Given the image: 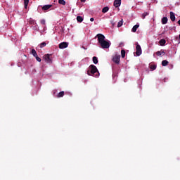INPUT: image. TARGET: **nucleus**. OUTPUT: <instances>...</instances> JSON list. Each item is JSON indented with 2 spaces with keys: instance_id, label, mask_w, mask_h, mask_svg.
<instances>
[{
  "instance_id": "1",
  "label": "nucleus",
  "mask_w": 180,
  "mask_h": 180,
  "mask_svg": "<svg viewBox=\"0 0 180 180\" xmlns=\"http://www.w3.org/2000/svg\"><path fill=\"white\" fill-rule=\"evenodd\" d=\"M88 75H91L92 77H96V78H98L99 77V70H98V68L95 66V65H91L89 66V70L87 71Z\"/></svg>"
},
{
  "instance_id": "2",
  "label": "nucleus",
  "mask_w": 180,
  "mask_h": 180,
  "mask_svg": "<svg viewBox=\"0 0 180 180\" xmlns=\"http://www.w3.org/2000/svg\"><path fill=\"white\" fill-rule=\"evenodd\" d=\"M98 39V41L99 43V44H101L102 42L105 41V35L102 34H98L96 36V39Z\"/></svg>"
},
{
  "instance_id": "3",
  "label": "nucleus",
  "mask_w": 180,
  "mask_h": 180,
  "mask_svg": "<svg viewBox=\"0 0 180 180\" xmlns=\"http://www.w3.org/2000/svg\"><path fill=\"white\" fill-rule=\"evenodd\" d=\"M100 46L102 49H109V47H110V43H109V41L105 40V41H103V42H101L100 44Z\"/></svg>"
},
{
  "instance_id": "4",
  "label": "nucleus",
  "mask_w": 180,
  "mask_h": 180,
  "mask_svg": "<svg viewBox=\"0 0 180 180\" xmlns=\"http://www.w3.org/2000/svg\"><path fill=\"white\" fill-rule=\"evenodd\" d=\"M141 46H140V44H139V43H136V55L139 57V56H141Z\"/></svg>"
},
{
  "instance_id": "5",
  "label": "nucleus",
  "mask_w": 180,
  "mask_h": 180,
  "mask_svg": "<svg viewBox=\"0 0 180 180\" xmlns=\"http://www.w3.org/2000/svg\"><path fill=\"white\" fill-rule=\"evenodd\" d=\"M44 60H45V61H46V63H47V64H51V63H53V60H51V58H50L49 54H45L44 56Z\"/></svg>"
},
{
  "instance_id": "6",
  "label": "nucleus",
  "mask_w": 180,
  "mask_h": 180,
  "mask_svg": "<svg viewBox=\"0 0 180 180\" xmlns=\"http://www.w3.org/2000/svg\"><path fill=\"white\" fill-rule=\"evenodd\" d=\"M112 61L115 63V64L120 63V55H115V57L112 58Z\"/></svg>"
},
{
  "instance_id": "7",
  "label": "nucleus",
  "mask_w": 180,
  "mask_h": 180,
  "mask_svg": "<svg viewBox=\"0 0 180 180\" xmlns=\"http://www.w3.org/2000/svg\"><path fill=\"white\" fill-rule=\"evenodd\" d=\"M67 47H68V42H61L59 44V49H60V50L67 49Z\"/></svg>"
},
{
  "instance_id": "8",
  "label": "nucleus",
  "mask_w": 180,
  "mask_h": 180,
  "mask_svg": "<svg viewBox=\"0 0 180 180\" xmlns=\"http://www.w3.org/2000/svg\"><path fill=\"white\" fill-rule=\"evenodd\" d=\"M30 25H36V26L34 27V30H39V27H37V23H36V21H34V20H30Z\"/></svg>"
},
{
  "instance_id": "9",
  "label": "nucleus",
  "mask_w": 180,
  "mask_h": 180,
  "mask_svg": "<svg viewBox=\"0 0 180 180\" xmlns=\"http://www.w3.org/2000/svg\"><path fill=\"white\" fill-rule=\"evenodd\" d=\"M121 4L122 0H115L114 6H115V8H119V6H120Z\"/></svg>"
},
{
  "instance_id": "10",
  "label": "nucleus",
  "mask_w": 180,
  "mask_h": 180,
  "mask_svg": "<svg viewBox=\"0 0 180 180\" xmlns=\"http://www.w3.org/2000/svg\"><path fill=\"white\" fill-rule=\"evenodd\" d=\"M52 6L53 5L51 4L45 5L42 7V11H49V9H50V8H51Z\"/></svg>"
},
{
  "instance_id": "11",
  "label": "nucleus",
  "mask_w": 180,
  "mask_h": 180,
  "mask_svg": "<svg viewBox=\"0 0 180 180\" xmlns=\"http://www.w3.org/2000/svg\"><path fill=\"white\" fill-rule=\"evenodd\" d=\"M170 19L172 22H175V14L172 11L170 12Z\"/></svg>"
},
{
  "instance_id": "12",
  "label": "nucleus",
  "mask_w": 180,
  "mask_h": 180,
  "mask_svg": "<svg viewBox=\"0 0 180 180\" xmlns=\"http://www.w3.org/2000/svg\"><path fill=\"white\" fill-rule=\"evenodd\" d=\"M162 25H167V23H168V18L163 17L162 18Z\"/></svg>"
},
{
  "instance_id": "13",
  "label": "nucleus",
  "mask_w": 180,
  "mask_h": 180,
  "mask_svg": "<svg viewBox=\"0 0 180 180\" xmlns=\"http://www.w3.org/2000/svg\"><path fill=\"white\" fill-rule=\"evenodd\" d=\"M140 25H135L131 30V32H133L134 33H136V32H137V29H139Z\"/></svg>"
},
{
  "instance_id": "14",
  "label": "nucleus",
  "mask_w": 180,
  "mask_h": 180,
  "mask_svg": "<svg viewBox=\"0 0 180 180\" xmlns=\"http://www.w3.org/2000/svg\"><path fill=\"white\" fill-rule=\"evenodd\" d=\"M156 55L160 56H165V52L162 50L157 51Z\"/></svg>"
},
{
  "instance_id": "15",
  "label": "nucleus",
  "mask_w": 180,
  "mask_h": 180,
  "mask_svg": "<svg viewBox=\"0 0 180 180\" xmlns=\"http://www.w3.org/2000/svg\"><path fill=\"white\" fill-rule=\"evenodd\" d=\"M167 43V41L165 39H162L159 41V44L160 46H165V44Z\"/></svg>"
},
{
  "instance_id": "16",
  "label": "nucleus",
  "mask_w": 180,
  "mask_h": 180,
  "mask_svg": "<svg viewBox=\"0 0 180 180\" xmlns=\"http://www.w3.org/2000/svg\"><path fill=\"white\" fill-rule=\"evenodd\" d=\"M121 57L122 58H124V57H126V51L124 49L121 51Z\"/></svg>"
},
{
  "instance_id": "17",
  "label": "nucleus",
  "mask_w": 180,
  "mask_h": 180,
  "mask_svg": "<svg viewBox=\"0 0 180 180\" xmlns=\"http://www.w3.org/2000/svg\"><path fill=\"white\" fill-rule=\"evenodd\" d=\"M77 22H79V23H81V22H83L84 18H82V16L78 15L77 17Z\"/></svg>"
},
{
  "instance_id": "18",
  "label": "nucleus",
  "mask_w": 180,
  "mask_h": 180,
  "mask_svg": "<svg viewBox=\"0 0 180 180\" xmlns=\"http://www.w3.org/2000/svg\"><path fill=\"white\" fill-rule=\"evenodd\" d=\"M28 5H29V0H24V6L25 9H27Z\"/></svg>"
},
{
  "instance_id": "19",
  "label": "nucleus",
  "mask_w": 180,
  "mask_h": 180,
  "mask_svg": "<svg viewBox=\"0 0 180 180\" xmlns=\"http://www.w3.org/2000/svg\"><path fill=\"white\" fill-rule=\"evenodd\" d=\"M162 67H167V65H168V61L165 60L162 61Z\"/></svg>"
},
{
  "instance_id": "20",
  "label": "nucleus",
  "mask_w": 180,
  "mask_h": 180,
  "mask_svg": "<svg viewBox=\"0 0 180 180\" xmlns=\"http://www.w3.org/2000/svg\"><path fill=\"white\" fill-rule=\"evenodd\" d=\"M108 11H109V7H108V6L104 7V8L102 9L103 13H106V12H108Z\"/></svg>"
},
{
  "instance_id": "21",
  "label": "nucleus",
  "mask_w": 180,
  "mask_h": 180,
  "mask_svg": "<svg viewBox=\"0 0 180 180\" xmlns=\"http://www.w3.org/2000/svg\"><path fill=\"white\" fill-rule=\"evenodd\" d=\"M63 96H64V91H60L57 95V98H63Z\"/></svg>"
},
{
  "instance_id": "22",
  "label": "nucleus",
  "mask_w": 180,
  "mask_h": 180,
  "mask_svg": "<svg viewBox=\"0 0 180 180\" xmlns=\"http://www.w3.org/2000/svg\"><path fill=\"white\" fill-rule=\"evenodd\" d=\"M31 53L34 57H36L37 56V52H36L35 49H32Z\"/></svg>"
},
{
  "instance_id": "23",
  "label": "nucleus",
  "mask_w": 180,
  "mask_h": 180,
  "mask_svg": "<svg viewBox=\"0 0 180 180\" xmlns=\"http://www.w3.org/2000/svg\"><path fill=\"white\" fill-rule=\"evenodd\" d=\"M98 58L96 56L93 57V63L94 64H98Z\"/></svg>"
},
{
  "instance_id": "24",
  "label": "nucleus",
  "mask_w": 180,
  "mask_h": 180,
  "mask_svg": "<svg viewBox=\"0 0 180 180\" xmlns=\"http://www.w3.org/2000/svg\"><path fill=\"white\" fill-rule=\"evenodd\" d=\"M123 26V20H120L117 23V27H122Z\"/></svg>"
},
{
  "instance_id": "25",
  "label": "nucleus",
  "mask_w": 180,
  "mask_h": 180,
  "mask_svg": "<svg viewBox=\"0 0 180 180\" xmlns=\"http://www.w3.org/2000/svg\"><path fill=\"white\" fill-rule=\"evenodd\" d=\"M149 13L148 12H145L142 14V19H146V16H148Z\"/></svg>"
},
{
  "instance_id": "26",
  "label": "nucleus",
  "mask_w": 180,
  "mask_h": 180,
  "mask_svg": "<svg viewBox=\"0 0 180 180\" xmlns=\"http://www.w3.org/2000/svg\"><path fill=\"white\" fill-rule=\"evenodd\" d=\"M46 44H46V42L41 43L39 45L40 49H43V47H46Z\"/></svg>"
},
{
  "instance_id": "27",
  "label": "nucleus",
  "mask_w": 180,
  "mask_h": 180,
  "mask_svg": "<svg viewBox=\"0 0 180 180\" xmlns=\"http://www.w3.org/2000/svg\"><path fill=\"white\" fill-rule=\"evenodd\" d=\"M58 4H60V5H65V0H58Z\"/></svg>"
},
{
  "instance_id": "28",
  "label": "nucleus",
  "mask_w": 180,
  "mask_h": 180,
  "mask_svg": "<svg viewBox=\"0 0 180 180\" xmlns=\"http://www.w3.org/2000/svg\"><path fill=\"white\" fill-rule=\"evenodd\" d=\"M34 57H35L37 61H38L39 63H40L41 61V58H40V57H39V56L37 55Z\"/></svg>"
},
{
  "instance_id": "29",
  "label": "nucleus",
  "mask_w": 180,
  "mask_h": 180,
  "mask_svg": "<svg viewBox=\"0 0 180 180\" xmlns=\"http://www.w3.org/2000/svg\"><path fill=\"white\" fill-rule=\"evenodd\" d=\"M40 23L41 25L46 26V20H41Z\"/></svg>"
},
{
  "instance_id": "30",
  "label": "nucleus",
  "mask_w": 180,
  "mask_h": 180,
  "mask_svg": "<svg viewBox=\"0 0 180 180\" xmlns=\"http://www.w3.org/2000/svg\"><path fill=\"white\" fill-rule=\"evenodd\" d=\"M156 69H157V65H150V70H156Z\"/></svg>"
},
{
  "instance_id": "31",
  "label": "nucleus",
  "mask_w": 180,
  "mask_h": 180,
  "mask_svg": "<svg viewBox=\"0 0 180 180\" xmlns=\"http://www.w3.org/2000/svg\"><path fill=\"white\" fill-rule=\"evenodd\" d=\"M90 20H91V22H94V20H95L94 19V18H90Z\"/></svg>"
},
{
  "instance_id": "32",
  "label": "nucleus",
  "mask_w": 180,
  "mask_h": 180,
  "mask_svg": "<svg viewBox=\"0 0 180 180\" xmlns=\"http://www.w3.org/2000/svg\"><path fill=\"white\" fill-rule=\"evenodd\" d=\"M81 1V2H82V3H84V2H86V0H80Z\"/></svg>"
},
{
  "instance_id": "33",
  "label": "nucleus",
  "mask_w": 180,
  "mask_h": 180,
  "mask_svg": "<svg viewBox=\"0 0 180 180\" xmlns=\"http://www.w3.org/2000/svg\"><path fill=\"white\" fill-rule=\"evenodd\" d=\"M178 24L180 25V20L178 21Z\"/></svg>"
},
{
  "instance_id": "34",
  "label": "nucleus",
  "mask_w": 180,
  "mask_h": 180,
  "mask_svg": "<svg viewBox=\"0 0 180 180\" xmlns=\"http://www.w3.org/2000/svg\"><path fill=\"white\" fill-rule=\"evenodd\" d=\"M111 22V23L113 25V21H110Z\"/></svg>"
},
{
  "instance_id": "35",
  "label": "nucleus",
  "mask_w": 180,
  "mask_h": 180,
  "mask_svg": "<svg viewBox=\"0 0 180 180\" xmlns=\"http://www.w3.org/2000/svg\"><path fill=\"white\" fill-rule=\"evenodd\" d=\"M179 39H180V34H179Z\"/></svg>"
}]
</instances>
